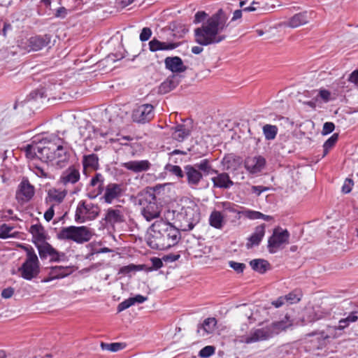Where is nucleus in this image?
<instances>
[{"label": "nucleus", "instance_id": "obj_1", "mask_svg": "<svg viewBox=\"0 0 358 358\" xmlns=\"http://www.w3.org/2000/svg\"><path fill=\"white\" fill-rule=\"evenodd\" d=\"M227 13L220 8L211 16L208 17L206 23L194 29V41L201 46L217 44L227 38L226 35L220 34L228 26Z\"/></svg>", "mask_w": 358, "mask_h": 358}, {"label": "nucleus", "instance_id": "obj_2", "mask_svg": "<svg viewBox=\"0 0 358 358\" xmlns=\"http://www.w3.org/2000/svg\"><path fill=\"white\" fill-rule=\"evenodd\" d=\"M60 141V138H57L56 141H51L35 136L31 143L24 147L26 157L30 159L37 157L45 162L55 159H58V163L64 162L68 158V152L66 149L59 143Z\"/></svg>", "mask_w": 358, "mask_h": 358}, {"label": "nucleus", "instance_id": "obj_3", "mask_svg": "<svg viewBox=\"0 0 358 358\" xmlns=\"http://www.w3.org/2000/svg\"><path fill=\"white\" fill-rule=\"evenodd\" d=\"M152 234L147 243L152 249L164 250L176 245L181 238L180 230L169 222L162 220L155 222L150 227Z\"/></svg>", "mask_w": 358, "mask_h": 358}, {"label": "nucleus", "instance_id": "obj_4", "mask_svg": "<svg viewBox=\"0 0 358 358\" xmlns=\"http://www.w3.org/2000/svg\"><path fill=\"white\" fill-rule=\"evenodd\" d=\"M184 169V178L185 179L184 181L192 189H195L199 185L204 176L217 173V170L213 169L208 159H204L199 163L193 165H185Z\"/></svg>", "mask_w": 358, "mask_h": 358}, {"label": "nucleus", "instance_id": "obj_5", "mask_svg": "<svg viewBox=\"0 0 358 358\" xmlns=\"http://www.w3.org/2000/svg\"><path fill=\"white\" fill-rule=\"evenodd\" d=\"M137 202L142 206L141 212L147 221H151L160 216L161 206L157 203L155 187L147 188L139 193Z\"/></svg>", "mask_w": 358, "mask_h": 358}, {"label": "nucleus", "instance_id": "obj_6", "mask_svg": "<svg viewBox=\"0 0 358 358\" xmlns=\"http://www.w3.org/2000/svg\"><path fill=\"white\" fill-rule=\"evenodd\" d=\"M92 231L85 226H69L62 227L57 234V238L62 241H72L78 244L88 242L92 237Z\"/></svg>", "mask_w": 358, "mask_h": 358}, {"label": "nucleus", "instance_id": "obj_7", "mask_svg": "<svg viewBox=\"0 0 358 358\" xmlns=\"http://www.w3.org/2000/svg\"><path fill=\"white\" fill-rule=\"evenodd\" d=\"M100 212L101 208L98 204L82 200L77 206L75 221L81 224L87 221L94 220L99 215Z\"/></svg>", "mask_w": 358, "mask_h": 358}, {"label": "nucleus", "instance_id": "obj_8", "mask_svg": "<svg viewBox=\"0 0 358 358\" xmlns=\"http://www.w3.org/2000/svg\"><path fill=\"white\" fill-rule=\"evenodd\" d=\"M24 251L26 252V260L24 262V279L31 280L36 278L40 273V262L38 256L30 246L24 245Z\"/></svg>", "mask_w": 358, "mask_h": 358}, {"label": "nucleus", "instance_id": "obj_9", "mask_svg": "<svg viewBox=\"0 0 358 358\" xmlns=\"http://www.w3.org/2000/svg\"><path fill=\"white\" fill-rule=\"evenodd\" d=\"M289 233L287 229H275L268 240V250L271 254L276 252L283 244H288Z\"/></svg>", "mask_w": 358, "mask_h": 358}, {"label": "nucleus", "instance_id": "obj_10", "mask_svg": "<svg viewBox=\"0 0 358 358\" xmlns=\"http://www.w3.org/2000/svg\"><path fill=\"white\" fill-rule=\"evenodd\" d=\"M155 117L154 107L152 104L145 103L137 106L132 111L131 118L134 122L145 124Z\"/></svg>", "mask_w": 358, "mask_h": 358}, {"label": "nucleus", "instance_id": "obj_11", "mask_svg": "<svg viewBox=\"0 0 358 358\" xmlns=\"http://www.w3.org/2000/svg\"><path fill=\"white\" fill-rule=\"evenodd\" d=\"M38 255L42 260L50 258V262H59L65 257L64 252L57 251L48 242L44 243L43 245H37Z\"/></svg>", "mask_w": 358, "mask_h": 358}, {"label": "nucleus", "instance_id": "obj_12", "mask_svg": "<svg viewBox=\"0 0 358 358\" xmlns=\"http://www.w3.org/2000/svg\"><path fill=\"white\" fill-rule=\"evenodd\" d=\"M52 36L50 34L36 35L31 37L28 41L27 45L24 47V50L27 52L38 51L42 48L47 47L50 43Z\"/></svg>", "mask_w": 358, "mask_h": 358}, {"label": "nucleus", "instance_id": "obj_13", "mask_svg": "<svg viewBox=\"0 0 358 358\" xmlns=\"http://www.w3.org/2000/svg\"><path fill=\"white\" fill-rule=\"evenodd\" d=\"M89 185L92 187V189L87 194L88 198L94 199L101 195L104 190V178L102 174L100 173H95Z\"/></svg>", "mask_w": 358, "mask_h": 358}, {"label": "nucleus", "instance_id": "obj_14", "mask_svg": "<svg viewBox=\"0 0 358 358\" xmlns=\"http://www.w3.org/2000/svg\"><path fill=\"white\" fill-rule=\"evenodd\" d=\"M273 337V331H271L268 326L262 329H253L250 334L245 338L246 343H252L262 341H266Z\"/></svg>", "mask_w": 358, "mask_h": 358}, {"label": "nucleus", "instance_id": "obj_15", "mask_svg": "<svg viewBox=\"0 0 358 358\" xmlns=\"http://www.w3.org/2000/svg\"><path fill=\"white\" fill-rule=\"evenodd\" d=\"M171 131L173 139L182 142L191 135L192 127L185 124H178L172 127Z\"/></svg>", "mask_w": 358, "mask_h": 358}, {"label": "nucleus", "instance_id": "obj_16", "mask_svg": "<svg viewBox=\"0 0 358 358\" xmlns=\"http://www.w3.org/2000/svg\"><path fill=\"white\" fill-rule=\"evenodd\" d=\"M164 64L166 69L173 73H183L187 69L182 59L178 56L166 57Z\"/></svg>", "mask_w": 358, "mask_h": 358}, {"label": "nucleus", "instance_id": "obj_17", "mask_svg": "<svg viewBox=\"0 0 358 358\" xmlns=\"http://www.w3.org/2000/svg\"><path fill=\"white\" fill-rule=\"evenodd\" d=\"M311 19V13L303 11L294 15L287 21L284 22L286 27L296 28L309 22Z\"/></svg>", "mask_w": 358, "mask_h": 358}, {"label": "nucleus", "instance_id": "obj_18", "mask_svg": "<svg viewBox=\"0 0 358 358\" xmlns=\"http://www.w3.org/2000/svg\"><path fill=\"white\" fill-rule=\"evenodd\" d=\"M29 231L32 235V242L37 248V245H43L47 243V234L44 227L41 224H32Z\"/></svg>", "mask_w": 358, "mask_h": 358}, {"label": "nucleus", "instance_id": "obj_19", "mask_svg": "<svg viewBox=\"0 0 358 358\" xmlns=\"http://www.w3.org/2000/svg\"><path fill=\"white\" fill-rule=\"evenodd\" d=\"M80 178L79 169L74 166H71L64 171L60 176L59 181L64 185L75 184Z\"/></svg>", "mask_w": 358, "mask_h": 358}, {"label": "nucleus", "instance_id": "obj_20", "mask_svg": "<svg viewBox=\"0 0 358 358\" xmlns=\"http://www.w3.org/2000/svg\"><path fill=\"white\" fill-rule=\"evenodd\" d=\"M213 173L217 175L211 178L213 187L227 189L234 185V183L231 180L227 173H219L218 171H217V173Z\"/></svg>", "mask_w": 358, "mask_h": 358}, {"label": "nucleus", "instance_id": "obj_21", "mask_svg": "<svg viewBox=\"0 0 358 358\" xmlns=\"http://www.w3.org/2000/svg\"><path fill=\"white\" fill-rule=\"evenodd\" d=\"M122 185L117 183H109L105 189L103 199L106 203H111L113 201L122 195Z\"/></svg>", "mask_w": 358, "mask_h": 358}, {"label": "nucleus", "instance_id": "obj_22", "mask_svg": "<svg viewBox=\"0 0 358 358\" xmlns=\"http://www.w3.org/2000/svg\"><path fill=\"white\" fill-rule=\"evenodd\" d=\"M122 166L127 170L137 173L149 170L151 167V163L147 159L133 160L123 163Z\"/></svg>", "mask_w": 358, "mask_h": 358}, {"label": "nucleus", "instance_id": "obj_23", "mask_svg": "<svg viewBox=\"0 0 358 358\" xmlns=\"http://www.w3.org/2000/svg\"><path fill=\"white\" fill-rule=\"evenodd\" d=\"M266 164V159L262 157H255L248 158L245 162V169L251 173H257L260 172Z\"/></svg>", "mask_w": 358, "mask_h": 358}, {"label": "nucleus", "instance_id": "obj_24", "mask_svg": "<svg viewBox=\"0 0 358 358\" xmlns=\"http://www.w3.org/2000/svg\"><path fill=\"white\" fill-rule=\"evenodd\" d=\"M265 224H262L255 227V231L248 238L246 248L250 249L254 246H258L265 234Z\"/></svg>", "mask_w": 358, "mask_h": 358}, {"label": "nucleus", "instance_id": "obj_25", "mask_svg": "<svg viewBox=\"0 0 358 358\" xmlns=\"http://www.w3.org/2000/svg\"><path fill=\"white\" fill-rule=\"evenodd\" d=\"M184 219L185 222L180 225L181 230L190 231L199 222V214L194 213L192 209H189L185 211Z\"/></svg>", "mask_w": 358, "mask_h": 358}, {"label": "nucleus", "instance_id": "obj_26", "mask_svg": "<svg viewBox=\"0 0 358 358\" xmlns=\"http://www.w3.org/2000/svg\"><path fill=\"white\" fill-rule=\"evenodd\" d=\"M68 267L62 266H52L50 268L48 277L41 280L42 282H48L54 279L62 278L68 275Z\"/></svg>", "mask_w": 358, "mask_h": 358}, {"label": "nucleus", "instance_id": "obj_27", "mask_svg": "<svg viewBox=\"0 0 358 358\" xmlns=\"http://www.w3.org/2000/svg\"><path fill=\"white\" fill-rule=\"evenodd\" d=\"M178 44L176 43L162 42L157 38H153L149 42V49L151 52H156L158 50H170L176 48Z\"/></svg>", "mask_w": 358, "mask_h": 358}, {"label": "nucleus", "instance_id": "obj_28", "mask_svg": "<svg viewBox=\"0 0 358 358\" xmlns=\"http://www.w3.org/2000/svg\"><path fill=\"white\" fill-rule=\"evenodd\" d=\"M180 78L177 75H172L164 81L159 87L161 94H166L175 89L179 84Z\"/></svg>", "mask_w": 358, "mask_h": 358}, {"label": "nucleus", "instance_id": "obj_29", "mask_svg": "<svg viewBox=\"0 0 358 358\" xmlns=\"http://www.w3.org/2000/svg\"><path fill=\"white\" fill-rule=\"evenodd\" d=\"M217 324V320L215 317H208L204 320L203 322L198 325L197 334L204 336L211 334Z\"/></svg>", "mask_w": 358, "mask_h": 358}, {"label": "nucleus", "instance_id": "obj_30", "mask_svg": "<svg viewBox=\"0 0 358 358\" xmlns=\"http://www.w3.org/2000/svg\"><path fill=\"white\" fill-rule=\"evenodd\" d=\"M107 223L115 224L124 221V215L122 212L117 209L108 208L103 219Z\"/></svg>", "mask_w": 358, "mask_h": 358}, {"label": "nucleus", "instance_id": "obj_31", "mask_svg": "<svg viewBox=\"0 0 358 358\" xmlns=\"http://www.w3.org/2000/svg\"><path fill=\"white\" fill-rule=\"evenodd\" d=\"M290 326H292V322L289 320V317L287 315H285L284 320L274 322L268 325L269 329L273 331V336L279 334L281 331L285 330Z\"/></svg>", "mask_w": 358, "mask_h": 358}, {"label": "nucleus", "instance_id": "obj_32", "mask_svg": "<svg viewBox=\"0 0 358 358\" xmlns=\"http://www.w3.org/2000/svg\"><path fill=\"white\" fill-rule=\"evenodd\" d=\"M252 268L261 274L265 273L266 271L271 269L270 263L264 259H255L250 262Z\"/></svg>", "mask_w": 358, "mask_h": 358}, {"label": "nucleus", "instance_id": "obj_33", "mask_svg": "<svg viewBox=\"0 0 358 358\" xmlns=\"http://www.w3.org/2000/svg\"><path fill=\"white\" fill-rule=\"evenodd\" d=\"M225 223L224 216L220 211L213 210L209 217V224L211 227L221 229Z\"/></svg>", "mask_w": 358, "mask_h": 358}, {"label": "nucleus", "instance_id": "obj_34", "mask_svg": "<svg viewBox=\"0 0 358 358\" xmlns=\"http://www.w3.org/2000/svg\"><path fill=\"white\" fill-rule=\"evenodd\" d=\"M308 336H317V340L319 345L317 349H322L329 343V338L332 337L333 338H337L336 334L332 336L327 334L324 331H313L308 334Z\"/></svg>", "mask_w": 358, "mask_h": 358}, {"label": "nucleus", "instance_id": "obj_35", "mask_svg": "<svg viewBox=\"0 0 358 358\" xmlns=\"http://www.w3.org/2000/svg\"><path fill=\"white\" fill-rule=\"evenodd\" d=\"M84 169L90 168L96 170L99 168V157L96 154L84 155L83 159Z\"/></svg>", "mask_w": 358, "mask_h": 358}, {"label": "nucleus", "instance_id": "obj_36", "mask_svg": "<svg viewBox=\"0 0 358 358\" xmlns=\"http://www.w3.org/2000/svg\"><path fill=\"white\" fill-rule=\"evenodd\" d=\"M358 320V317L357 315V312H352L349 314L348 317L345 318H343L339 320L338 326L334 327V330H343L346 327H348L350 322H355Z\"/></svg>", "mask_w": 358, "mask_h": 358}, {"label": "nucleus", "instance_id": "obj_37", "mask_svg": "<svg viewBox=\"0 0 358 358\" xmlns=\"http://www.w3.org/2000/svg\"><path fill=\"white\" fill-rule=\"evenodd\" d=\"M262 131L265 138L268 141H271L275 138L278 129L275 125L266 124L263 127Z\"/></svg>", "mask_w": 358, "mask_h": 358}, {"label": "nucleus", "instance_id": "obj_38", "mask_svg": "<svg viewBox=\"0 0 358 358\" xmlns=\"http://www.w3.org/2000/svg\"><path fill=\"white\" fill-rule=\"evenodd\" d=\"M165 170L168 172L172 173L176 176L178 179H179L181 182H184L183 178H185V169H181L180 166L178 165H172L171 164H168L165 166Z\"/></svg>", "mask_w": 358, "mask_h": 358}, {"label": "nucleus", "instance_id": "obj_39", "mask_svg": "<svg viewBox=\"0 0 358 358\" xmlns=\"http://www.w3.org/2000/svg\"><path fill=\"white\" fill-rule=\"evenodd\" d=\"M34 193V187L29 183L28 179L24 178V201H29Z\"/></svg>", "mask_w": 358, "mask_h": 358}, {"label": "nucleus", "instance_id": "obj_40", "mask_svg": "<svg viewBox=\"0 0 358 358\" xmlns=\"http://www.w3.org/2000/svg\"><path fill=\"white\" fill-rule=\"evenodd\" d=\"M66 192H59L57 189L49 190L48 192V197L50 201H54L57 203H60L63 201L66 196Z\"/></svg>", "mask_w": 358, "mask_h": 358}, {"label": "nucleus", "instance_id": "obj_41", "mask_svg": "<svg viewBox=\"0 0 358 358\" xmlns=\"http://www.w3.org/2000/svg\"><path fill=\"white\" fill-rule=\"evenodd\" d=\"M145 265H134L133 264L121 267L118 271L119 274L127 275L136 271H141Z\"/></svg>", "mask_w": 358, "mask_h": 358}, {"label": "nucleus", "instance_id": "obj_42", "mask_svg": "<svg viewBox=\"0 0 358 358\" xmlns=\"http://www.w3.org/2000/svg\"><path fill=\"white\" fill-rule=\"evenodd\" d=\"M45 90L43 88L37 89L29 93V95H27L25 101H30L31 100L37 101L39 99H43V97H45L46 95L45 94Z\"/></svg>", "mask_w": 358, "mask_h": 358}, {"label": "nucleus", "instance_id": "obj_43", "mask_svg": "<svg viewBox=\"0 0 358 358\" xmlns=\"http://www.w3.org/2000/svg\"><path fill=\"white\" fill-rule=\"evenodd\" d=\"M338 138V134H334L330 138H329L324 143V154L323 156H325L329 150L336 144Z\"/></svg>", "mask_w": 358, "mask_h": 358}, {"label": "nucleus", "instance_id": "obj_44", "mask_svg": "<svg viewBox=\"0 0 358 358\" xmlns=\"http://www.w3.org/2000/svg\"><path fill=\"white\" fill-rule=\"evenodd\" d=\"M101 347L103 350H109L111 352H117L124 348V345L121 343H101Z\"/></svg>", "mask_w": 358, "mask_h": 358}, {"label": "nucleus", "instance_id": "obj_45", "mask_svg": "<svg viewBox=\"0 0 358 358\" xmlns=\"http://www.w3.org/2000/svg\"><path fill=\"white\" fill-rule=\"evenodd\" d=\"M302 294L298 291H294L285 295L286 301L290 304L299 302L301 300Z\"/></svg>", "mask_w": 358, "mask_h": 358}, {"label": "nucleus", "instance_id": "obj_46", "mask_svg": "<svg viewBox=\"0 0 358 358\" xmlns=\"http://www.w3.org/2000/svg\"><path fill=\"white\" fill-rule=\"evenodd\" d=\"M215 348L212 345L203 348L199 352V355L203 358H208L215 353Z\"/></svg>", "mask_w": 358, "mask_h": 358}, {"label": "nucleus", "instance_id": "obj_47", "mask_svg": "<svg viewBox=\"0 0 358 358\" xmlns=\"http://www.w3.org/2000/svg\"><path fill=\"white\" fill-rule=\"evenodd\" d=\"M229 266L234 269L237 273H243L246 266L243 263H239L234 261H229Z\"/></svg>", "mask_w": 358, "mask_h": 358}, {"label": "nucleus", "instance_id": "obj_48", "mask_svg": "<svg viewBox=\"0 0 358 358\" xmlns=\"http://www.w3.org/2000/svg\"><path fill=\"white\" fill-rule=\"evenodd\" d=\"M29 169L31 170H33L34 171V173L38 176L43 177V178H48V173L45 171L43 168H42V167H41V166H39L38 165H35L34 164H29Z\"/></svg>", "mask_w": 358, "mask_h": 358}, {"label": "nucleus", "instance_id": "obj_49", "mask_svg": "<svg viewBox=\"0 0 358 358\" xmlns=\"http://www.w3.org/2000/svg\"><path fill=\"white\" fill-rule=\"evenodd\" d=\"M244 215L250 220H258L261 219L264 214L259 211L248 210L244 212Z\"/></svg>", "mask_w": 358, "mask_h": 358}, {"label": "nucleus", "instance_id": "obj_50", "mask_svg": "<svg viewBox=\"0 0 358 358\" xmlns=\"http://www.w3.org/2000/svg\"><path fill=\"white\" fill-rule=\"evenodd\" d=\"M152 266L148 268L147 271L157 270L163 266L162 260L158 257H152L151 259Z\"/></svg>", "mask_w": 358, "mask_h": 358}, {"label": "nucleus", "instance_id": "obj_51", "mask_svg": "<svg viewBox=\"0 0 358 358\" xmlns=\"http://www.w3.org/2000/svg\"><path fill=\"white\" fill-rule=\"evenodd\" d=\"M208 15L205 11H198L194 15V19L193 20V22L194 24H199L201 22H203L205 20L208 19L207 17Z\"/></svg>", "mask_w": 358, "mask_h": 358}, {"label": "nucleus", "instance_id": "obj_52", "mask_svg": "<svg viewBox=\"0 0 358 358\" xmlns=\"http://www.w3.org/2000/svg\"><path fill=\"white\" fill-rule=\"evenodd\" d=\"M152 35V30L149 27H144L141 30L139 38L141 41L145 42L149 40Z\"/></svg>", "mask_w": 358, "mask_h": 358}, {"label": "nucleus", "instance_id": "obj_53", "mask_svg": "<svg viewBox=\"0 0 358 358\" xmlns=\"http://www.w3.org/2000/svg\"><path fill=\"white\" fill-rule=\"evenodd\" d=\"M13 228L10 226H8L6 224H2L0 225V234H6L5 238L12 236L14 233L12 232Z\"/></svg>", "mask_w": 358, "mask_h": 358}, {"label": "nucleus", "instance_id": "obj_54", "mask_svg": "<svg viewBox=\"0 0 358 358\" xmlns=\"http://www.w3.org/2000/svg\"><path fill=\"white\" fill-rule=\"evenodd\" d=\"M133 306V301L130 298L125 299L117 306V312H122Z\"/></svg>", "mask_w": 358, "mask_h": 358}, {"label": "nucleus", "instance_id": "obj_55", "mask_svg": "<svg viewBox=\"0 0 358 358\" xmlns=\"http://www.w3.org/2000/svg\"><path fill=\"white\" fill-rule=\"evenodd\" d=\"M335 129V125L333 122H327L324 124L322 134V135H327L333 132Z\"/></svg>", "mask_w": 358, "mask_h": 358}, {"label": "nucleus", "instance_id": "obj_56", "mask_svg": "<svg viewBox=\"0 0 358 358\" xmlns=\"http://www.w3.org/2000/svg\"><path fill=\"white\" fill-rule=\"evenodd\" d=\"M354 185L353 180L350 178H346L342 187V192L344 194H348L351 192Z\"/></svg>", "mask_w": 358, "mask_h": 358}, {"label": "nucleus", "instance_id": "obj_57", "mask_svg": "<svg viewBox=\"0 0 358 358\" xmlns=\"http://www.w3.org/2000/svg\"><path fill=\"white\" fill-rule=\"evenodd\" d=\"M269 190V187H264L262 185L255 186L253 185L251 187V191L252 193L255 194L257 196H259L262 192Z\"/></svg>", "mask_w": 358, "mask_h": 358}, {"label": "nucleus", "instance_id": "obj_58", "mask_svg": "<svg viewBox=\"0 0 358 358\" xmlns=\"http://www.w3.org/2000/svg\"><path fill=\"white\" fill-rule=\"evenodd\" d=\"M68 14L67 9L64 7H59L55 10L54 16L57 18L64 19Z\"/></svg>", "mask_w": 358, "mask_h": 358}, {"label": "nucleus", "instance_id": "obj_59", "mask_svg": "<svg viewBox=\"0 0 358 358\" xmlns=\"http://www.w3.org/2000/svg\"><path fill=\"white\" fill-rule=\"evenodd\" d=\"M319 96L324 102H328L331 99V93L327 90H320Z\"/></svg>", "mask_w": 358, "mask_h": 358}, {"label": "nucleus", "instance_id": "obj_60", "mask_svg": "<svg viewBox=\"0 0 358 358\" xmlns=\"http://www.w3.org/2000/svg\"><path fill=\"white\" fill-rule=\"evenodd\" d=\"M180 257V255L179 254H169L164 255L162 259L166 262H173L179 259Z\"/></svg>", "mask_w": 358, "mask_h": 358}, {"label": "nucleus", "instance_id": "obj_61", "mask_svg": "<svg viewBox=\"0 0 358 358\" xmlns=\"http://www.w3.org/2000/svg\"><path fill=\"white\" fill-rule=\"evenodd\" d=\"M130 299L133 301V305L135 303H142L148 300L147 296H144L141 294H137L134 297H130Z\"/></svg>", "mask_w": 358, "mask_h": 358}, {"label": "nucleus", "instance_id": "obj_62", "mask_svg": "<svg viewBox=\"0 0 358 358\" xmlns=\"http://www.w3.org/2000/svg\"><path fill=\"white\" fill-rule=\"evenodd\" d=\"M14 294V289L12 287H7L1 292V296L4 299L10 298Z\"/></svg>", "mask_w": 358, "mask_h": 358}, {"label": "nucleus", "instance_id": "obj_63", "mask_svg": "<svg viewBox=\"0 0 358 358\" xmlns=\"http://www.w3.org/2000/svg\"><path fill=\"white\" fill-rule=\"evenodd\" d=\"M55 215L54 206H50L44 213V218L46 221L50 222Z\"/></svg>", "mask_w": 358, "mask_h": 358}, {"label": "nucleus", "instance_id": "obj_64", "mask_svg": "<svg viewBox=\"0 0 358 358\" xmlns=\"http://www.w3.org/2000/svg\"><path fill=\"white\" fill-rule=\"evenodd\" d=\"M348 80L350 83H354L358 87V70L354 71L350 75L348 78Z\"/></svg>", "mask_w": 358, "mask_h": 358}]
</instances>
